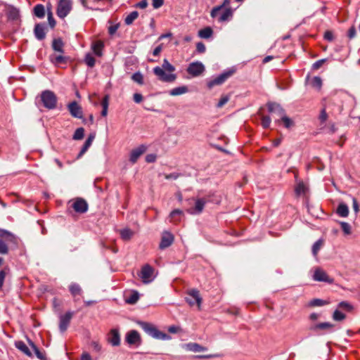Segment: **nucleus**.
Here are the masks:
<instances>
[{"label":"nucleus","instance_id":"17","mask_svg":"<svg viewBox=\"0 0 360 360\" xmlns=\"http://www.w3.org/2000/svg\"><path fill=\"white\" fill-rule=\"evenodd\" d=\"M68 59V57H65L61 54L56 55L53 53L49 56L50 61L56 66L67 64Z\"/></svg>","mask_w":360,"mask_h":360},{"label":"nucleus","instance_id":"38","mask_svg":"<svg viewBox=\"0 0 360 360\" xmlns=\"http://www.w3.org/2000/svg\"><path fill=\"white\" fill-rule=\"evenodd\" d=\"M139 17V13L136 11L131 12L124 19V22L127 25H131L134 21Z\"/></svg>","mask_w":360,"mask_h":360},{"label":"nucleus","instance_id":"12","mask_svg":"<svg viewBox=\"0 0 360 360\" xmlns=\"http://www.w3.org/2000/svg\"><path fill=\"white\" fill-rule=\"evenodd\" d=\"M73 314L74 312L68 311L65 314L60 316L59 329L62 333L68 329Z\"/></svg>","mask_w":360,"mask_h":360},{"label":"nucleus","instance_id":"23","mask_svg":"<svg viewBox=\"0 0 360 360\" xmlns=\"http://www.w3.org/2000/svg\"><path fill=\"white\" fill-rule=\"evenodd\" d=\"M45 24L39 23L34 27V35L38 40H43L46 37Z\"/></svg>","mask_w":360,"mask_h":360},{"label":"nucleus","instance_id":"35","mask_svg":"<svg viewBox=\"0 0 360 360\" xmlns=\"http://www.w3.org/2000/svg\"><path fill=\"white\" fill-rule=\"evenodd\" d=\"M34 14L39 18H43L45 15L44 6L42 4H37L34 8Z\"/></svg>","mask_w":360,"mask_h":360},{"label":"nucleus","instance_id":"32","mask_svg":"<svg viewBox=\"0 0 360 360\" xmlns=\"http://www.w3.org/2000/svg\"><path fill=\"white\" fill-rule=\"evenodd\" d=\"M188 91V89L186 86H178V87H175V88L172 89L169 91V95L175 96H179V95L186 94Z\"/></svg>","mask_w":360,"mask_h":360},{"label":"nucleus","instance_id":"37","mask_svg":"<svg viewBox=\"0 0 360 360\" xmlns=\"http://www.w3.org/2000/svg\"><path fill=\"white\" fill-rule=\"evenodd\" d=\"M121 238L124 240H129L134 236V231L129 229H124L120 231Z\"/></svg>","mask_w":360,"mask_h":360},{"label":"nucleus","instance_id":"3","mask_svg":"<svg viewBox=\"0 0 360 360\" xmlns=\"http://www.w3.org/2000/svg\"><path fill=\"white\" fill-rule=\"evenodd\" d=\"M139 325L141 328L149 335L158 340H168L169 336L158 330V328L153 324L147 322H140Z\"/></svg>","mask_w":360,"mask_h":360},{"label":"nucleus","instance_id":"1","mask_svg":"<svg viewBox=\"0 0 360 360\" xmlns=\"http://www.w3.org/2000/svg\"><path fill=\"white\" fill-rule=\"evenodd\" d=\"M174 70L175 68L167 59H164L162 68L157 66L153 68L154 74L165 82H172L176 79V75L172 73Z\"/></svg>","mask_w":360,"mask_h":360},{"label":"nucleus","instance_id":"50","mask_svg":"<svg viewBox=\"0 0 360 360\" xmlns=\"http://www.w3.org/2000/svg\"><path fill=\"white\" fill-rule=\"evenodd\" d=\"M312 86L320 89L322 86V80L319 77H314L311 80Z\"/></svg>","mask_w":360,"mask_h":360},{"label":"nucleus","instance_id":"43","mask_svg":"<svg viewBox=\"0 0 360 360\" xmlns=\"http://www.w3.org/2000/svg\"><path fill=\"white\" fill-rule=\"evenodd\" d=\"M84 62L88 67L93 68L95 65L96 60L91 53H88L85 56Z\"/></svg>","mask_w":360,"mask_h":360},{"label":"nucleus","instance_id":"55","mask_svg":"<svg viewBox=\"0 0 360 360\" xmlns=\"http://www.w3.org/2000/svg\"><path fill=\"white\" fill-rule=\"evenodd\" d=\"M327 118H328V115L326 113V108H323L321 111V113L319 115V120L322 123H324L327 120Z\"/></svg>","mask_w":360,"mask_h":360},{"label":"nucleus","instance_id":"2","mask_svg":"<svg viewBox=\"0 0 360 360\" xmlns=\"http://www.w3.org/2000/svg\"><path fill=\"white\" fill-rule=\"evenodd\" d=\"M40 101L45 108L53 110L57 106L58 98L53 91L44 90L40 94Z\"/></svg>","mask_w":360,"mask_h":360},{"label":"nucleus","instance_id":"30","mask_svg":"<svg viewBox=\"0 0 360 360\" xmlns=\"http://www.w3.org/2000/svg\"><path fill=\"white\" fill-rule=\"evenodd\" d=\"M336 212L342 217H347L349 214L348 206L345 203L339 204Z\"/></svg>","mask_w":360,"mask_h":360},{"label":"nucleus","instance_id":"54","mask_svg":"<svg viewBox=\"0 0 360 360\" xmlns=\"http://www.w3.org/2000/svg\"><path fill=\"white\" fill-rule=\"evenodd\" d=\"M95 137H96V134L95 133H91L89 135L87 139L86 140V141L84 142V144L87 146H89V147H90L91 146L92 142L94 140Z\"/></svg>","mask_w":360,"mask_h":360},{"label":"nucleus","instance_id":"7","mask_svg":"<svg viewBox=\"0 0 360 360\" xmlns=\"http://www.w3.org/2000/svg\"><path fill=\"white\" fill-rule=\"evenodd\" d=\"M233 70H228L224 72L223 73L216 77L214 79L210 81L207 83V86L210 89H211L214 86L223 84L229 77H230L233 74Z\"/></svg>","mask_w":360,"mask_h":360},{"label":"nucleus","instance_id":"16","mask_svg":"<svg viewBox=\"0 0 360 360\" xmlns=\"http://www.w3.org/2000/svg\"><path fill=\"white\" fill-rule=\"evenodd\" d=\"M72 208L76 212L84 213L88 210V204L82 198H77L72 205Z\"/></svg>","mask_w":360,"mask_h":360},{"label":"nucleus","instance_id":"56","mask_svg":"<svg viewBox=\"0 0 360 360\" xmlns=\"http://www.w3.org/2000/svg\"><path fill=\"white\" fill-rule=\"evenodd\" d=\"M229 100V98L227 96H222L219 101L217 106L218 108L223 107Z\"/></svg>","mask_w":360,"mask_h":360},{"label":"nucleus","instance_id":"36","mask_svg":"<svg viewBox=\"0 0 360 360\" xmlns=\"http://www.w3.org/2000/svg\"><path fill=\"white\" fill-rule=\"evenodd\" d=\"M295 191L297 195H304L307 191V187L302 181H300L297 184Z\"/></svg>","mask_w":360,"mask_h":360},{"label":"nucleus","instance_id":"34","mask_svg":"<svg viewBox=\"0 0 360 360\" xmlns=\"http://www.w3.org/2000/svg\"><path fill=\"white\" fill-rule=\"evenodd\" d=\"M187 347L190 351H192L193 352H204L207 350V348L201 346L198 343H190L187 345Z\"/></svg>","mask_w":360,"mask_h":360},{"label":"nucleus","instance_id":"15","mask_svg":"<svg viewBox=\"0 0 360 360\" xmlns=\"http://www.w3.org/2000/svg\"><path fill=\"white\" fill-rule=\"evenodd\" d=\"M146 146L141 145L139 147L133 149L130 153L129 161L134 164L138 159L146 151Z\"/></svg>","mask_w":360,"mask_h":360},{"label":"nucleus","instance_id":"29","mask_svg":"<svg viewBox=\"0 0 360 360\" xmlns=\"http://www.w3.org/2000/svg\"><path fill=\"white\" fill-rule=\"evenodd\" d=\"M63 42L61 39H54L52 42V48L54 51L59 52L60 53H63Z\"/></svg>","mask_w":360,"mask_h":360},{"label":"nucleus","instance_id":"58","mask_svg":"<svg viewBox=\"0 0 360 360\" xmlns=\"http://www.w3.org/2000/svg\"><path fill=\"white\" fill-rule=\"evenodd\" d=\"M164 4V0H152V5L154 8H160Z\"/></svg>","mask_w":360,"mask_h":360},{"label":"nucleus","instance_id":"39","mask_svg":"<svg viewBox=\"0 0 360 360\" xmlns=\"http://www.w3.org/2000/svg\"><path fill=\"white\" fill-rule=\"evenodd\" d=\"M328 304V302H327L326 300H321V299H319V298H316V299L311 300L309 302L308 306L311 307H321V306H323V305H326V304Z\"/></svg>","mask_w":360,"mask_h":360},{"label":"nucleus","instance_id":"11","mask_svg":"<svg viewBox=\"0 0 360 360\" xmlns=\"http://www.w3.org/2000/svg\"><path fill=\"white\" fill-rule=\"evenodd\" d=\"M313 279L316 281L326 282L328 283H333V278L328 276L325 271L320 268H316L313 275Z\"/></svg>","mask_w":360,"mask_h":360},{"label":"nucleus","instance_id":"49","mask_svg":"<svg viewBox=\"0 0 360 360\" xmlns=\"http://www.w3.org/2000/svg\"><path fill=\"white\" fill-rule=\"evenodd\" d=\"M183 214V212L181 210L176 209L174 210L169 214V217L171 218V221H176L178 219H176V216H181Z\"/></svg>","mask_w":360,"mask_h":360},{"label":"nucleus","instance_id":"4","mask_svg":"<svg viewBox=\"0 0 360 360\" xmlns=\"http://www.w3.org/2000/svg\"><path fill=\"white\" fill-rule=\"evenodd\" d=\"M334 324L330 322H323L311 324L309 327V330L315 335H321L333 331Z\"/></svg>","mask_w":360,"mask_h":360},{"label":"nucleus","instance_id":"45","mask_svg":"<svg viewBox=\"0 0 360 360\" xmlns=\"http://www.w3.org/2000/svg\"><path fill=\"white\" fill-rule=\"evenodd\" d=\"M333 319L336 321H341L345 319V314L341 312L339 309H336L333 312Z\"/></svg>","mask_w":360,"mask_h":360},{"label":"nucleus","instance_id":"48","mask_svg":"<svg viewBox=\"0 0 360 360\" xmlns=\"http://www.w3.org/2000/svg\"><path fill=\"white\" fill-rule=\"evenodd\" d=\"M340 224L345 234L349 235L351 233V226L349 223L341 221Z\"/></svg>","mask_w":360,"mask_h":360},{"label":"nucleus","instance_id":"10","mask_svg":"<svg viewBox=\"0 0 360 360\" xmlns=\"http://www.w3.org/2000/svg\"><path fill=\"white\" fill-rule=\"evenodd\" d=\"M205 71V66L200 62H193L189 64L187 72L193 77H198Z\"/></svg>","mask_w":360,"mask_h":360},{"label":"nucleus","instance_id":"53","mask_svg":"<svg viewBox=\"0 0 360 360\" xmlns=\"http://www.w3.org/2000/svg\"><path fill=\"white\" fill-rule=\"evenodd\" d=\"M326 60H327V59L324 58V59H321V60L316 61L312 65V69L314 70H319L326 62Z\"/></svg>","mask_w":360,"mask_h":360},{"label":"nucleus","instance_id":"24","mask_svg":"<svg viewBox=\"0 0 360 360\" xmlns=\"http://www.w3.org/2000/svg\"><path fill=\"white\" fill-rule=\"evenodd\" d=\"M109 342L112 346H118L120 344V337L119 334V331L117 329H112L110 330L109 338H108Z\"/></svg>","mask_w":360,"mask_h":360},{"label":"nucleus","instance_id":"60","mask_svg":"<svg viewBox=\"0 0 360 360\" xmlns=\"http://www.w3.org/2000/svg\"><path fill=\"white\" fill-rule=\"evenodd\" d=\"M48 20H49V23L51 27H53L56 25V21L53 17V14H52L51 11H49L48 13Z\"/></svg>","mask_w":360,"mask_h":360},{"label":"nucleus","instance_id":"61","mask_svg":"<svg viewBox=\"0 0 360 360\" xmlns=\"http://www.w3.org/2000/svg\"><path fill=\"white\" fill-rule=\"evenodd\" d=\"M356 36V29L354 26L351 27L347 32V37L351 39Z\"/></svg>","mask_w":360,"mask_h":360},{"label":"nucleus","instance_id":"33","mask_svg":"<svg viewBox=\"0 0 360 360\" xmlns=\"http://www.w3.org/2000/svg\"><path fill=\"white\" fill-rule=\"evenodd\" d=\"M15 347L28 356H32V353L28 347L22 341L15 342Z\"/></svg>","mask_w":360,"mask_h":360},{"label":"nucleus","instance_id":"28","mask_svg":"<svg viewBox=\"0 0 360 360\" xmlns=\"http://www.w3.org/2000/svg\"><path fill=\"white\" fill-rule=\"evenodd\" d=\"M69 290L73 297L76 298L77 296H79L82 293V290L80 285L77 283H71L69 286Z\"/></svg>","mask_w":360,"mask_h":360},{"label":"nucleus","instance_id":"27","mask_svg":"<svg viewBox=\"0 0 360 360\" xmlns=\"http://www.w3.org/2000/svg\"><path fill=\"white\" fill-rule=\"evenodd\" d=\"M80 1H81V4H82V6L84 7H85L86 8L96 10V11L100 10L97 7V4L100 1H101V0H80Z\"/></svg>","mask_w":360,"mask_h":360},{"label":"nucleus","instance_id":"8","mask_svg":"<svg viewBox=\"0 0 360 360\" xmlns=\"http://www.w3.org/2000/svg\"><path fill=\"white\" fill-rule=\"evenodd\" d=\"M186 300L189 305L193 306L196 304L199 308L202 302V298L200 295V292L196 289L190 290L188 292V297L186 298Z\"/></svg>","mask_w":360,"mask_h":360},{"label":"nucleus","instance_id":"20","mask_svg":"<svg viewBox=\"0 0 360 360\" xmlns=\"http://www.w3.org/2000/svg\"><path fill=\"white\" fill-rule=\"evenodd\" d=\"M233 17V11L231 8H224V11L219 14L218 13L217 20L219 22L229 21Z\"/></svg>","mask_w":360,"mask_h":360},{"label":"nucleus","instance_id":"44","mask_svg":"<svg viewBox=\"0 0 360 360\" xmlns=\"http://www.w3.org/2000/svg\"><path fill=\"white\" fill-rule=\"evenodd\" d=\"M84 135V129L82 127L77 128L72 136L74 140H81L83 139Z\"/></svg>","mask_w":360,"mask_h":360},{"label":"nucleus","instance_id":"14","mask_svg":"<svg viewBox=\"0 0 360 360\" xmlns=\"http://www.w3.org/2000/svg\"><path fill=\"white\" fill-rule=\"evenodd\" d=\"M267 108L270 113L276 115L280 119L285 115L284 109L278 103H269Z\"/></svg>","mask_w":360,"mask_h":360},{"label":"nucleus","instance_id":"62","mask_svg":"<svg viewBox=\"0 0 360 360\" xmlns=\"http://www.w3.org/2000/svg\"><path fill=\"white\" fill-rule=\"evenodd\" d=\"M134 101L136 103H139L143 101V96L141 94L135 93L133 96Z\"/></svg>","mask_w":360,"mask_h":360},{"label":"nucleus","instance_id":"19","mask_svg":"<svg viewBox=\"0 0 360 360\" xmlns=\"http://www.w3.org/2000/svg\"><path fill=\"white\" fill-rule=\"evenodd\" d=\"M207 200L205 198H198L195 200V207L190 210L191 214H200L202 212Z\"/></svg>","mask_w":360,"mask_h":360},{"label":"nucleus","instance_id":"5","mask_svg":"<svg viewBox=\"0 0 360 360\" xmlns=\"http://www.w3.org/2000/svg\"><path fill=\"white\" fill-rule=\"evenodd\" d=\"M72 0H60L57 7V15L60 18H65L72 10Z\"/></svg>","mask_w":360,"mask_h":360},{"label":"nucleus","instance_id":"47","mask_svg":"<svg viewBox=\"0 0 360 360\" xmlns=\"http://www.w3.org/2000/svg\"><path fill=\"white\" fill-rule=\"evenodd\" d=\"M271 120L269 116L262 115L261 117V124L263 128L267 129L270 127Z\"/></svg>","mask_w":360,"mask_h":360},{"label":"nucleus","instance_id":"41","mask_svg":"<svg viewBox=\"0 0 360 360\" xmlns=\"http://www.w3.org/2000/svg\"><path fill=\"white\" fill-rule=\"evenodd\" d=\"M109 98L108 96H105L101 102V105L103 108V110L101 111V115L103 117H105L108 114V104H109Z\"/></svg>","mask_w":360,"mask_h":360},{"label":"nucleus","instance_id":"59","mask_svg":"<svg viewBox=\"0 0 360 360\" xmlns=\"http://www.w3.org/2000/svg\"><path fill=\"white\" fill-rule=\"evenodd\" d=\"M118 28H119V25L118 24L110 25L108 27V33H109V34L110 35H113L117 32Z\"/></svg>","mask_w":360,"mask_h":360},{"label":"nucleus","instance_id":"21","mask_svg":"<svg viewBox=\"0 0 360 360\" xmlns=\"http://www.w3.org/2000/svg\"><path fill=\"white\" fill-rule=\"evenodd\" d=\"M141 340L140 335L136 330L129 331L126 336V341L129 345L139 343Z\"/></svg>","mask_w":360,"mask_h":360},{"label":"nucleus","instance_id":"51","mask_svg":"<svg viewBox=\"0 0 360 360\" xmlns=\"http://www.w3.org/2000/svg\"><path fill=\"white\" fill-rule=\"evenodd\" d=\"M281 120L283 122L285 127L286 128H290L293 124L292 120L287 117L285 115L281 118Z\"/></svg>","mask_w":360,"mask_h":360},{"label":"nucleus","instance_id":"63","mask_svg":"<svg viewBox=\"0 0 360 360\" xmlns=\"http://www.w3.org/2000/svg\"><path fill=\"white\" fill-rule=\"evenodd\" d=\"M148 6V1L147 0H142L140 2L137 3L135 5V7L139 8H146Z\"/></svg>","mask_w":360,"mask_h":360},{"label":"nucleus","instance_id":"6","mask_svg":"<svg viewBox=\"0 0 360 360\" xmlns=\"http://www.w3.org/2000/svg\"><path fill=\"white\" fill-rule=\"evenodd\" d=\"M154 269L148 265H144L140 272V277L144 283H150L154 278Z\"/></svg>","mask_w":360,"mask_h":360},{"label":"nucleus","instance_id":"26","mask_svg":"<svg viewBox=\"0 0 360 360\" xmlns=\"http://www.w3.org/2000/svg\"><path fill=\"white\" fill-rule=\"evenodd\" d=\"M104 47L103 42L98 40L92 43L91 49L94 54L97 56H101L103 54V49Z\"/></svg>","mask_w":360,"mask_h":360},{"label":"nucleus","instance_id":"25","mask_svg":"<svg viewBox=\"0 0 360 360\" xmlns=\"http://www.w3.org/2000/svg\"><path fill=\"white\" fill-rule=\"evenodd\" d=\"M230 4H231V0H224V2L222 4L215 6L212 9V11L210 12L211 17L213 18H216L218 16V13H220V11L222 9L229 8V6Z\"/></svg>","mask_w":360,"mask_h":360},{"label":"nucleus","instance_id":"57","mask_svg":"<svg viewBox=\"0 0 360 360\" xmlns=\"http://www.w3.org/2000/svg\"><path fill=\"white\" fill-rule=\"evenodd\" d=\"M196 50L200 53H204L206 50L205 44L202 42H198L196 44Z\"/></svg>","mask_w":360,"mask_h":360},{"label":"nucleus","instance_id":"52","mask_svg":"<svg viewBox=\"0 0 360 360\" xmlns=\"http://www.w3.org/2000/svg\"><path fill=\"white\" fill-rule=\"evenodd\" d=\"M338 309L349 311L352 309V307L348 302H341L338 304Z\"/></svg>","mask_w":360,"mask_h":360},{"label":"nucleus","instance_id":"46","mask_svg":"<svg viewBox=\"0 0 360 360\" xmlns=\"http://www.w3.org/2000/svg\"><path fill=\"white\" fill-rule=\"evenodd\" d=\"M131 79L134 82L139 84H143V75L139 72H135L131 76Z\"/></svg>","mask_w":360,"mask_h":360},{"label":"nucleus","instance_id":"22","mask_svg":"<svg viewBox=\"0 0 360 360\" xmlns=\"http://www.w3.org/2000/svg\"><path fill=\"white\" fill-rule=\"evenodd\" d=\"M5 12L9 20H15L19 18V10L13 6H6Z\"/></svg>","mask_w":360,"mask_h":360},{"label":"nucleus","instance_id":"31","mask_svg":"<svg viewBox=\"0 0 360 360\" xmlns=\"http://www.w3.org/2000/svg\"><path fill=\"white\" fill-rule=\"evenodd\" d=\"M213 31L210 27H206L198 31V37L202 39H208L212 37Z\"/></svg>","mask_w":360,"mask_h":360},{"label":"nucleus","instance_id":"18","mask_svg":"<svg viewBox=\"0 0 360 360\" xmlns=\"http://www.w3.org/2000/svg\"><path fill=\"white\" fill-rule=\"evenodd\" d=\"M9 235V232L0 230V254L1 255H6L8 252V248L3 239L7 238Z\"/></svg>","mask_w":360,"mask_h":360},{"label":"nucleus","instance_id":"40","mask_svg":"<svg viewBox=\"0 0 360 360\" xmlns=\"http://www.w3.org/2000/svg\"><path fill=\"white\" fill-rule=\"evenodd\" d=\"M323 245V240L322 239H319L316 241L312 246V254L314 257H316L319 251L321 250Z\"/></svg>","mask_w":360,"mask_h":360},{"label":"nucleus","instance_id":"42","mask_svg":"<svg viewBox=\"0 0 360 360\" xmlns=\"http://www.w3.org/2000/svg\"><path fill=\"white\" fill-rule=\"evenodd\" d=\"M139 295L138 292L134 291L128 297L126 298V302L128 304H134L139 300Z\"/></svg>","mask_w":360,"mask_h":360},{"label":"nucleus","instance_id":"13","mask_svg":"<svg viewBox=\"0 0 360 360\" xmlns=\"http://www.w3.org/2000/svg\"><path fill=\"white\" fill-rule=\"evenodd\" d=\"M174 236L169 231H164L162 234L161 241L159 248L161 250L169 247L174 242Z\"/></svg>","mask_w":360,"mask_h":360},{"label":"nucleus","instance_id":"64","mask_svg":"<svg viewBox=\"0 0 360 360\" xmlns=\"http://www.w3.org/2000/svg\"><path fill=\"white\" fill-rule=\"evenodd\" d=\"M333 34L332 32L330 31H327L325 32L324 34V39L329 41H331L333 40Z\"/></svg>","mask_w":360,"mask_h":360},{"label":"nucleus","instance_id":"9","mask_svg":"<svg viewBox=\"0 0 360 360\" xmlns=\"http://www.w3.org/2000/svg\"><path fill=\"white\" fill-rule=\"evenodd\" d=\"M68 110L72 117L83 119V110L81 105L76 101H72L67 105Z\"/></svg>","mask_w":360,"mask_h":360}]
</instances>
